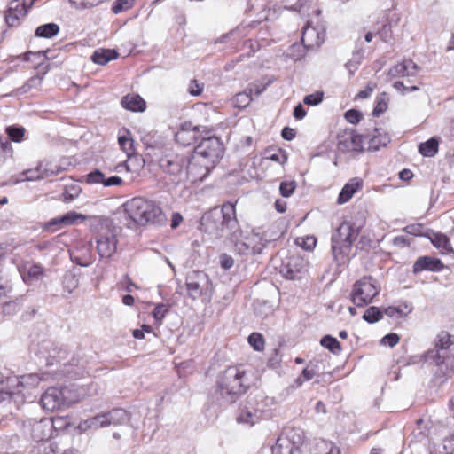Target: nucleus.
Instances as JSON below:
<instances>
[{
	"instance_id": "obj_1",
	"label": "nucleus",
	"mask_w": 454,
	"mask_h": 454,
	"mask_svg": "<svg viewBox=\"0 0 454 454\" xmlns=\"http://www.w3.org/2000/svg\"><path fill=\"white\" fill-rule=\"evenodd\" d=\"M251 384L247 372L241 367H228L217 377L213 399L220 405L231 404L247 391Z\"/></svg>"
},
{
	"instance_id": "obj_2",
	"label": "nucleus",
	"mask_w": 454,
	"mask_h": 454,
	"mask_svg": "<svg viewBox=\"0 0 454 454\" xmlns=\"http://www.w3.org/2000/svg\"><path fill=\"white\" fill-rule=\"evenodd\" d=\"M235 204L224 203L222 208L215 207L206 212L200 220V229L210 239H218L236 231L239 227Z\"/></svg>"
},
{
	"instance_id": "obj_3",
	"label": "nucleus",
	"mask_w": 454,
	"mask_h": 454,
	"mask_svg": "<svg viewBox=\"0 0 454 454\" xmlns=\"http://www.w3.org/2000/svg\"><path fill=\"white\" fill-rule=\"evenodd\" d=\"M165 179L178 184L191 178L192 182L201 180L200 173L192 164L190 153L167 152L158 160Z\"/></svg>"
},
{
	"instance_id": "obj_4",
	"label": "nucleus",
	"mask_w": 454,
	"mask_h": 454,
	"mask_svg": "<svg viewBox=\"0 0 454 454\" xmlns=\"http://www.w3.org/2000/svg\"><path fill=\"white\" fill-rule=\"evenodd\" d=\"M128 216L137 224L163 225L167 217L160 205L151 200L135 197L124 204Z\"/></svg>"
},
{
	"instance_id": "obj_5",
	"label": "nucleus",
	"mask_w": 454,
	"mask_h": 454,
	"mask_svg": "<svg viewBox=\"0 0 454 454\" xmlns=\"http://www.w3.org/2000/svg\"><path fill=\"white\" fill-rule=\"evenodd\" d=\"M223 153V145L219 138L209 137L203 138L200 143L195 146L193 153L190 154L192 164L200 165V173L201 180L205 179L215 164L222 158Z\"/></svg>"
},
{
	"instance_id": "obj_6",
	"label": "nucleus",
	"mask_w": 454,
	"mask_h": 454,
	"mask_svg": "<svg viewBox=\"0 0 454 454\" xmlns=\"http://www.w3.org/2000/svg\"><path fill=\"white\" fill-rule=\"evenodd\" d=\"M45 375V373H30L20 376L19 379H9L8 382L15 387L7 391L0 390V411L6 406H11L12 402L24 403L31 395V390L35 389L42 380H46Z\"/></svg>"
},
{
	"instance_id": "obj_7",
	"label": "nucleus",
	"mask_w": 454,
	"mask_h": 454,
	"mask_svg": "<svg viewBox=\"0 0 454 454\" xmlns=\"http://www.w3.org/2000/svg\"><path fill=\"white\" fill-rule=\"evenodd\" d=\"M360 229V226L344 221L332 235L333 256L339 265L345 263Z\"/></svg>"
},
{
	"instance_id": "obj_8",
	"label": "nucleus",
	"mask_w": 454,
	"mask_h": 454,
	"mask_svg": "<svg viewBox=\"0 0 454 454\" xmlns=\"http://www.w3.org/2000/svg\"><path fill=\"white\" fill-rule=\"evenodd\" d=\"M230 241L236 254L253 256L261 254L271 239L255 231L244 235L239 226L230 234Z\"/></svg>"
},
{
	"instance_id": "obj_9",
	"label": "nucleus",
	"mask_w": 454,
	"mask_h": 454,
	"mask_svg": "<svg viewBox=\"0 0 454 454\" xmlns=\"http://www.w3.org/2000/svg\"><path fill=\"white\" fill-rule=\"evenodd\" d=\"M380 292L378 281L372 276H364L353 285L350 299L356 307H365L373 301Z\"/></svg>"
},
{
	"instance_id": "obj_10",
	"label": "nucleus",
	"mask_w": 454,
	"mask_h": 454,
	"mask_svg": "<svg viewBox=\"0 0 454 454\" xmlns=\"http://www.w3.org/2000/svg\"><path fill=\"white\" fill-rule=\"evenodd\" d=\"M267 401L268 398L264 397L262 394H257L254 396L250 395L247 397V404L239 408L237 416L238 423L254 426L259 422L266 406L263 403Z\"/></svg>"
},
{
	"instance_id": "obj_11",
	"label": "nucleus",
	"mask_w": 454,
	"mask_h": 454,
	"mask_svg": "<svg viewBox=\"0 0 454 454\" xmlns=\"http://www.w3.org/2000/svg\"><path fill=\"white\" fill-rule=\"evenodd\" d=\"M95 239L100 258L109 259L116 253L118 239L114 229L102 226Z\"/></svg>"
},
{
	"instance_id": "obj_12",
	"label": "nucleus",
	"mask_w": 454,
	"mask_h": 454,
	"mask_svg": "<svg viewBox=\"0 0 454 454\" xmlns=\"http://www.w3.org/2000/svg\"><path fill=\"white\" fill-rule=\"evenodd\" d=\"M187 294L192 300L200 297L204 293L212 292V282L203 271H192L186 277Z\"/></svg>"
},
{
	"instance_id": "obj_13",
	"label": "nucleus",
	"mask_w": 454,
	"mask_h": 454,
	"mask_svg": "<svg viewBox=\"0 0 454 454\" xmlns=\"http://www.w3.org/2000/svg\"><path fill=\"white\" fill-rule=\"evenodd\" d=\"M67 387H49L41 396V404L44 410L53 411L69 406L72 401L67 397Z\"/></svg>"
},
{
	"instance_id": "obj_14",
	"label": "nucleus",
	"mask_w": 454,
	"mask_h": 454,
	"mask_svg": "<svg viewBox=\"0 0 454 454\" xmlns=\"http://www.w3.org/2000/svg\"><path fill=\"white\" fill-rule=\"evenodd\" d=\"M307 267L306 261L298 254H293L282 260L279 272L287 279H299L305 273Z\"/></svg>"
},
{
	"instance_id": "obj_15",
	"label": "nucleus",
	"mask_w": 454,
	"mask_h": 454,
	"mask_svg": "<svg viewBox=\"0 0 454 454\" xmlns=\"http://www.w3.org/2000/svg\"><path fill=\"white\" fill-rule=\"evenodd\" d=\"M53 424L49 419H30L25 423V429L35 442H43L51 438Z\"/></svg>"
},
{
	"instance_id": "obj_16",
	"label": "nucleus",
	"mask_w": 454,
	"mask_h": 454,
	"mask_svg": "<svg viewBox=\"0 0 454 454\" xmlns=\"http://www.w3.org/2000/svg\"><path fill=\"white\" fill-rule=\"evenodd\" d=\"M434 347L424 352V358L429 359H439L444 356H450L448 355V349L454 344V337L448 332H440L434 339Z\"/></svg>"
},
{
	"instance_id": "obj_17",
	"label": "nucleus",
	"mask_w": 454,
	"mask_h": 454,
	"mask_svg": "<svg viewBox=\"0 0 454 454\" xmlns=\"http://www.w3.org/2000/svg\"><path fill=\"white\" fill-rule=\"evenodd\" d=\"M17 270L27 286H32L41 281L44 277V268L40 263L26 262L17 266Z\"/></svg>"
},
{
	"instance_id": "obj_18",
	"label": "nucleus",
	"mask_w": 454,
	"mask_h": 454,
	"mask_svg": "<svg viewBox=\"0 0 454 454\" xmlns=\"http://www.w3.org/2000/svg\"><path fill=\"white\" fill-rule=\"evenodd\" d=\"M88 216L75 211H69L67 214L51 219L43 225V231H54L64 226H69L76 223L78 221L84 222Z\"/></svg>"
},
{
	"instance_id": "obj_19",
	"label": "nucleus",
	"mask_w": 454,
	"mask_h": 454,
	"mask_svg": "<svg viewBox=\"0 0 454 454\" xmlns=\"http://www.w3.org/2000/svg\"><path fill=\"white\" fill-rule=\"evenodd\" d=\"M325 41V31L322 27L311 26V22L308 21L303 27L301 42L305 48L313 49L320 46Z\"/></svg>"
},
{
	"instance_id": "obj_20",
	"label": "nucleus",
	"mask_w": 454,
	"mask_h": 454,
	"mask_svg": "<svg viewBox=\"0 0 454 454\" xmlns=\"http://www.w3.org/2000/svg\"><path fill=\"white\" fill-rule=\"evenodd\" d=\"M31 5L32 2L27 5L25 0L12 1L4 17L6 24L9 27H17L20 19L27 14Z\"/></svg>"
},
{
	"instance_id": "obj_21",
	"label": "nucleus",
	"mask_w": 454,
	"mask_h": 454,
	"mask_svg": "<svg viewBox=\"0 0 454 454\" xmlns=\"http://www.w3.org/2000/svg\"><path fill=\"white\" fill-rule=\"evenodd\" d=\"M432 364H435L434 377L442 384L451 377L454 373V357L444 356L439 359H429Z\"/></svg>"
},
{
	"instance_id": "obj_22",
	"label": "nucleus",
	"mask_w": 454,
	"mask_h": 454,
	"mask_svg": "<svg viewBox=\"0 0 454 454\" xmlns=\"http://www.w3.org/2000/svg\"><path fill=\"white\" fill-rule=\"evenodd\" d=\"M419 69V67H418V65L411 59H404L403 61L393 66L388 70L387 76L390 79H395L398 77H414L418 74Z\"/></svg>"
},
{
	"instance_id": "obj_23",
	"label": "nucleus",
	"mask_w": 454,
	"mask_h": 454,
	"mask_svg": "<svg viewBox=\"0 0 454 454\" xmlns=\"http://www.w3.org/2000/svg\"><path fill=\"white\" fill-rule=\"evenodd\" d=\"M443 269L444 264L440 259L426 255L420 256L415 261L412 268V272L414 274H418L424 270L431 272H440Z\"/></svg>"
},
{
	"instance_id": "obj_24",
	"label": "nucleus",
	"mask_w": 454,
	"mask_h": 454,
	"mask_svg": "<svg viewBox=\"0 0 454 454\" xmlns=\"http://www.w3.org/2000/svg\"><path fill=\"white\" fill-rule=\"evenodd\" d=\"M364 141L369 143V135H359L350 133L349 137L345 139L339 140L338 149L342 152H363V144Z\"/></svg>"
},
{
	"instance_id": "obj_25",
	"label": "nucleus",
	"mask_w": 454,
	"mask_h": 454,
	"mask_svg": "<svg viewBox=\"0 0 454 454\" xmlns=\"http://www.w3.org/2000/svg\"><path fill=\"white\" fill-rule=\"evenodd\" d=\"M41 348L47 353V355L45 356V361L47 365H54L60 364L62 360H65L67 358V349L56 346L51 341H43L42 343Z\"/></svg>"
},
{
	"instance_id": "obj_26",
	"label": "nucleus",
	"mask_w": 454,
	"mask_h": 454,
	"mask_svg": "<svg viewBox=\"0 0 454 454\" xmlns=\"http://www.w3.org/2000/svg\"><path fill=\"white\" fill-rule=\"evenodd\" d=\"M86 183L89 184H103L105 187L118 186L122 184L121 177L113 176L106 177L105 174L99 169H94L85 176Z\"/></svg>"
},
{
	"instance_id": "obj_27",
	"label": "nucleus",
	"mask_w": 454,
	"mask_h": 454,
	"mask_svg": "<svg viewBox=\"0 0 454 454\" xmlns=\"http://www.w3.org/2000/svg\"><path fill=\"white\" fill-rule=\"evenodd\" d=\"M427 238L431 243L440 250L442 254H454L453 247L450 244V239L443 233L434 232L432 230H427Z\"/></svg>"
},
{
	"instance_id": "obj_28",
	"label": "nucleus",
	"mask_w": 454,
	"mask_h": 454,
	"mask_svg": "<svg viewBox=\"0 0 454 454\" xmlns=\"http://www.w3.org/2000/svg\"><path fill=\"white\" fill-rule=\"evenodd\" d=\"M363 180L359 177L351 178L341 189L339 193L337 202L338 204H344L351 200L353 195L362 189Z\"/></svg>"
},
{
	"instance_id": "obj_29",
	"label": "nucleus",
	"mask_w": 454,
	"mask_h": 454,
	"mask_svg": "<svg viewBox=\"0 0 454 454\" xmlns=\"http://www.w3.org/2000/svg\"><path fill=\"white\" fill-rule=\"evenodd\" d=\"M102 414L104 416V420H106V427L123 425L129 420V413L121 408H115Z\"/></svg>"
},
{
	"instance_id": "obj_30",
	"label": "nucleus",
	"mask_w": 454,
	"mask_h": 454,
	"mask_svg": "<svg viewBox=\"0 0 454 454\" xmlns=\"http://www.w3.org/2000/svg\"><path fill=\"white\" fill-rule=\"evenodd\" d=\"M123 108L132 112H144L146 108L145 101L137 94H128L121 98Z\"/></svg>"
},
{
	"instance_id": "obj_31",
	"label": "nucleus",
	"mask_w": 454,
	"mask_h": 454,
	"mask_svg": "<svg viewBox=\"0 0 454 454\" xmlns=\"http://www.w3.org/2000/svg\"><path fill=\"white\" fill-rule=\"evenodd\" d=\"M412 311V307L408 302H403L398 306H389L384 309V314L392 318H404Z\"/></svg>"
},
{
	"instance_id": "obj_32",
	"label": "nucleus",
	"mask_w": 454,
	"mask_h": 454,
	"mask_svg": "<svg viewBox=\"0 0 454 454\" xmlns=\"http://www.w3.org/2000/svg\"><path fill=\"white\" fill-rule=\"evenodd\" d=\"M118 57V53L115 50L110 49H100L93 52L91 60L98 65H106L110 60L115 59Z\"/></svg>"
},
{
	"instance_id": "obj_33",
	"label": "nucleus",
	"mask_w": 454,
	"mask_h": 454,
	"mask_svg": "<svg viewBox=\"0 0 454 454\" xmlns=\"http://www.w3.org/2000/svg\"><path fill=\"white\" fill-rule=\"evenodd\" d=\"M281 436H286L288 442L292 443V446L298 451L300 450V447L302 445L305 438L303 431L301 428L294 427L286 429Z\"/></svg>"
},
{
	"instance_id": "obj_34",
	"label": "nucleus",
	"mask_w": 454,
	"mask_h": 454,
	"mask_svg": "<svg viewBox=\"0 0 454 454\" xmlns=\"http://www.w3.org/2000/svg\"><path fill=\"white\" fill-rule=\"evenodd\" d=\"M272 454H295L299 452L292 446L286 436L279 435L276 444L272 447Z\"/></svg>"
},
{
	"instance_id": "obj_35",
	"label": "nucleus",
	"mask_w": 454,
	"mask_h": 454,
	"mask_svg": "<svg viewBox=\"0 0 454 454\" xmlns=\"http://www.w3.org/2000/svg\"><path fill=\"white\" fill-rule=\"evenodd\" d=\"M106 420H104V416L102 413L98 414L94 417L89 418L87 419L82 420L79 423L78 427L81 430L86 431L88 429H98L101 427H106Z\"/></svg>"
},
{
	"instance_id": "obj_36",
	"label": "nucleus",
	"mask_w": 454,
	"mask_h": 454,
	"mask_svg": "<svg viewBox=\"0 0 454 454\" xmlns=\"http://www.w3.org/2000/svg\"><path fill=\"white\" fill-rule=\"evenodd\" d=\"M439 141L436 137H431L426 142L420 143L419 152L424 157H433L438 152Z\"/></svg>"
},
{
	"instance_id": "obj_37",
	"label": "nucleus",
	"mask_w": 454,
	"mask_h": 454,
	"mask_svg": "<svg viewBox=\"0 0 454 454\" xmlns=\"http://www.w3.org/2000/svg\"><path fill=\"white\" fill-rule=\"evenodd\" d=\"M59 32V27L56 23H47L39 26L35 32L36 37L52 38Z\"/></svg>"
},
{
	"instance_id": "obj_38",
	"label": "nucleus",
	"mask_w": 454,
	"mask_h": 454,
	"mask_svg": "<svg viewBox=\"0 0 454 454\" xmlns=\"http://www.w3.org/2000/svg\"><path fill=\"white\" fill-rule=\"evenodd\" d=\"M39 170H42L43 178H45L58 175L63 171V168L55 162L43 160L39 163Z\"/></svg>"
},
{
	"instance_id": "obj_39",
	"label": "nucleus",
	"mask_w": 454,
	"mask_h": 454,
	"mask_svg": "<svg viewBox=\"0 0 454 454\" xmlns=\"http://www.w3.org/2000/svg\"><path fill=\"white\" fill-rule=\"evenodd\" d=\"M198 133L194 131H187L186 129H179L176 133V141L184 146L191 145L197 140Z\"/></svg>"
},
{
	"instance_id": "obj_40",
	"label": "nucleus",
	"mask_w": 454,
	"mask_h": 454,
	"mask_svg": "<svg viewBox=\"0 0 454 454\" xmlns=\"http://www.w3.org/2000/svg\"><path fill=\"white\" fill-rule=\"evenodd\" d=\"M320 344L334 355H339L341 351L340 341L332 335H325L321 339Z\"/></svg>"
},
{
	"instance_id": "obj_41",
	"label": "nucleus",
	"mask_w": 454,
	"mask_h": 454,
	"mask_svg": "<svg viewBox=\"0 0 454 454\" xmlns=\"http://www.w3.org/2000/svg\"><path fill=\"white\" fill-rule=\"evenodd\" d=\"M390 142V137L387 134L370 136L369 135V149L377 151L382 146H386Z\"/></svg>"
},
{
	"instance_id": "obj_42",
	"label": "nucleus",
	"mask_w": 454,
	"mask_h": 454,
	"mask_svg": "<svg viewBox=\"0 0 454 454\" xmlns=\"http://www.w3.org/2000/svg\"><path fill=\"white\" fill-rule=\"evenodd\" d=\"M384 315V310H381L379 307L372 306L369 307L363 315V319L369 324H374L379 322Z\"/></svg>"
},
{
	"instance_id": "obj_43",
	"label": "nucleus",
	"mask_w": 454,
	"mask_h": 454,
	"mask_svg": "<svg viewBox=\"0 0 454 454\" xmlns=\"http://www.w3.org/2000/svg\"><path fill=\"white\" fill-rule=\"evenodd\" d=\"M5 132L12 142L20 143L25 136L26 129L20 125H11L5 128Z\"/></svg>"
},
{
	"instance_id": "obj_44",
	"label": "nucleus",
	"mask_w": 454,
	"mask_h": 454,
	"mask_svg": "<svg viewBox=\"0 0 454 454\" xmlns=\"http://www.w3.org/2000/svg\"><path fill=\"white\" fill-rule=\"evenodd\" d=\"M387 109V97L386 93H381L376 98V106L373 108L372 115L379 117Z\"/></svg>"
},
{
	"instance_id": "obj_45",
	"label": "nucleus",
	"mask_w": 454,
	"mask_h": 454,
	"mask_svg": "<svg viewBox=\"0 0 454 454\" xmlns=\"http://www.w3.org/2000/svg\"><path fill=\"white\" fill-rule=\"evenodd\" d=\"M23 177L21 179H17L14 181V184H18L22 181H35L43 179V174L42 170H39V165L35 169H28L24 171L22 174Z\"/></svg>"
},
{
	"instance_id": "obj_46",
	"label": "nucleus",
	"mask_w": 454,
	"mask_h": 454,
	"mask_svg": "<svg viewBox=\"0 0 454 454\" xmlns=\"http://www.w3.org/2000/svg\"><path fill=\"white\" fill-rule=\"evenodd\" d=\"M118 143L121 149L127 154L128 158H130L134 154L133 140L127 136H119Z\"/></svg>"
},
{
	"instance_id": "obj_47",
	"label": "nucleus",
	"mask_w": 454,
	"mask_h": 454,
	"mask_svg": "<svg viewBox=\"0 0 454 454\" xmlns=\"http://www.w3.org/2000/svg\"><path fill=\"white\" fill-rule=\"evenodd\" d=\"M43 76L34 75L27 81V82L20 88L16 90V94H22L29 91L31 89L35 88L41 84Z\"/></svg>"
},
{
	"instance_id": "obj_48",
	"label": "nucleus",
	"mask_w": 454,
	"mask_h": 454,
	"mask_svg": "<svg viewBox=\"0 0 454 454\" xmlns=\"http://www.w3.org/2000/svg\"><path fill=\"white\" fill-rule=\"evenodd\" d=\"M248 343L254 348L256 351H261L264 348V339L261 333H253L249 335Z\"/></svg>"
},
{
	"instance_id": "obj_49",
	"label": "nucleus",
	"mask_w": 454,
	"mask_h": 454,
	"mask_svg": "<svg viewBox=\"0 0 454 454\" xmlns=\"http://www.w3.org/2000/svg\"><path fill=\"white\" fill-rule=\"evenodd\" d=\"M81 193V188L78 185L73 184L68 186L63 192V200L66 202H71L76 199Z\"/></svg>"
},
{
	"instance_id": "obj_50",
	"label": "nucleus",
	"mask_w": 454,
	"mask_h": 454,
	"mask_svg": "<svg viewBox=\"0 0 454 454\" xmlns=\"http://www.w3.org/2000/svg\"><path fill=\"white\" fill-rule=\"evenodd\" d=\"M296 188L295 181H284L279 185V191L283 197H290Z\"/></svg>"
},
{
	"instance_id": "obj_51",
	"label": "nucleus",
	"mask_w": 454,
	"mask_h": 454,
	"mask_svg": "<svg viewBox=\"0 0 454 454\" xmlns=\"http://www.w3.org/2000/svg\"><path fill=\"white\" fill-rule=\"evenodd\" d=\"M323 98L324 93L322 91H317L316 93L306 95L303 98V103L308 106H315L323 101Z\"/></svg>"
},
{
	"instance_id": "obj_52",
	"label": "nucleus",
	"mask_w": 454,
	"mask_h": 454,
	"mask_svg": "<svg viewBox=\"0 0 454 454\" xmlns=\"http://www.w3.org/2000/svg\"><path fill=\"white\" fill-rule=\"evenodd\" d=\"M424 230L422 223L409 224L404 228V231L410 235L427 237V231H424Z\"/></svg>"
},
{
	"instance_id": "obj_53",
	"label": "nucleus",
	"mask_w": 454,
	"mask_h": 454,
	"mask_svg": "<svg viewBox=\"0 0 454 454\" xmlns=\"http://www.w3.org/2000/svg\"><path fill=\"white\" fill-rule=\"evenodd\" d=\"M133 0H116L113 4L112 11L114 14H118L124 10L131 8Z\"/></svg>"
},
{
	"instance_id": "obj_54",
	"label": "nucleus",
	"mask_w": 454,
	"mask_h": 454,
	"mask_svg": "<svg viewBox=\"0 0 454 454\" xmlns=\"http://www.w3.org/2000/svg\"><path fill=\"white\" fill-rule=\"evenodd\" d=\"M344 116L348 122L356 124L362 120L363 114L359 110L349 109L345 113Z\"/></svg>"
},
{
	"instance_id": "obj_55",
	"label": "nucleus",
	"mask_w": 454,
	"mask_h": 454,
	"mask_svg": "<svg viewBox=\"0 0 454 454\" xmlns=\"http://www.w3.org/2000/svg\"><path fill=\"white\" fill-rule=\"evenodd\" d=\"M0 150L4 154V158L12 157L13 154V148L11 143L0 135Z\"/></svg>"
},
{
	"instance_id": "obj_56",
	"label": "nucleus",
	"mask_w": 454,
	"mask_h": 454,
	"mask_svg": "<svg viewBox=\"0 0 454 454\" xmlns=\"http://www.w3.org/2000/svg\"><path fill=\"white\" fill-rule=\"evenodd\" d=\"M399 340H400L399 335L397 333H388V334L385 335L380 340V344L381 345H385V346H388L390 348H393L395 345H397Z\"/></svg>"
},
{
	"instance_id": "obj_57",
	"label": "nucleus",
	"mask_w": 454,
	"mask_h": 454,
	"mask_svg": "<svg viewBox=\"0 0 454 454\" xmlns=\"http://www.w3.org/2000/svg\"><path fill=\"white\" fill-rule=\"evenodd\" d=\"M72 257V260L74 262H75L77 265H80L82 267H88L90 265L92 264V256L90 253V251L88 250V256H79V255H75L74 254H73L71 255Z\"/></svg>"
},
{
	"instance_id": "obj_58",
	"label": "nucleus",
	"mask_w": 454,
	"mask_h": 454,
	"mask_svg": "<svg viewBox=\"0 0 454 454\" xmlns=\"http://www.w3.org/2000/svg\"><path fill=\"white\" fill-rule=\"evenodd\" d=\"M167 312H168V309H167L166 305L160 303V304H158L155 306L152 314H153V318L157 322H160L165 317Z\"/></svg>"
},
{
	"instance_id": "obj_59",
	"label": "nucleus",
	"mask_w": 454,
	"mask_h": 454,
	"mask_svg": "<svg viewBox=\"0 0 454 454\" xmlns=\"http://www.w3.org/2000/svg\"><path fill=\"white\" fill-rule=\"evenodd\" d=\"M376 87H377V85L375 82H369L367 83L365 89L362 90L358 92V94L356 95V98H361V99L369 98L372 95V93L373 92V90L376 89Z\"/></svg>"
},
{
	"instance_id": "obj_60",
	"label": "nucleus",
	"mask_w": 454,
	"mask_h": 454,
	"mask_svg": "<svg viewBox=\"0 0 454 454\" xmlns=\"http://www.w3.org/2000/svg\"><path fill=\"white\" fill-rule=\"evenodd\" d=\"M267 159L278 162L279 164L283 165L287 160V156L284 153L282 150H278L277 152L273 153H270L267 156Z\"/></svg>"
},
{
	"instance_id": "obj_61",
	"label": "nucleus",
	"mask_w": 454,
	"mask_h": 454,
	"mask_svg": "<svg viewBox=\"0 0 454 454\" xmlns=\"http://www.w3.org/2000/svg\"><path fill=\"white\" fill-rule=\"evenodd\" d=\"M378 35L382 41L389 42L392 38L391 26L389 24L383 25Z\"/></svg>"
},
{
	"instance_id": "obj_62",
	"label": "nucleus",
	"mask_w": 454,
	"mask_h": 454,
	"mask_svg": "<svg viewBox=\"0 0 454 454\" xmlns=\"http://www.w3.org/2000/svg\"><path fill=\"white\" fill-rule=\"evenodd\" d=\"M317 373V366L309 364L302 370L301 376L304 380H310Z\"/></svg>"
},
{
	"instance_id": "obj_63",
	"label": "nucleus",
	"mask_w": 454,
	"mask_h": 454,
	"mask_svg": "<svg viewBox=\"0 0 454 454\" xmlns=\"http://www.w3.org/2000/svg\"><path fill=\"white\" fill-rule=\"evenodd\" d=\"M203 90V84H200L196 80L190 82L188 91L192 96H199Z\"/></svg>"
},
{
	"instance_id": "obj_64",
	"label": "nucleus",
	"mask_w": 454,
	"mask_h": 454,
	"mask_svg": "<svg viewBox=\"0 0 454 454\" xmlns=\"http://www.w3.org/2000/svg\"><path fill=\"white\" fill-rule=\"evenodd\" d=\"M220 264L224 270H230L234 265V260L231 255L223 254L220 255Z\"/></svg>"
}]
</instances>
